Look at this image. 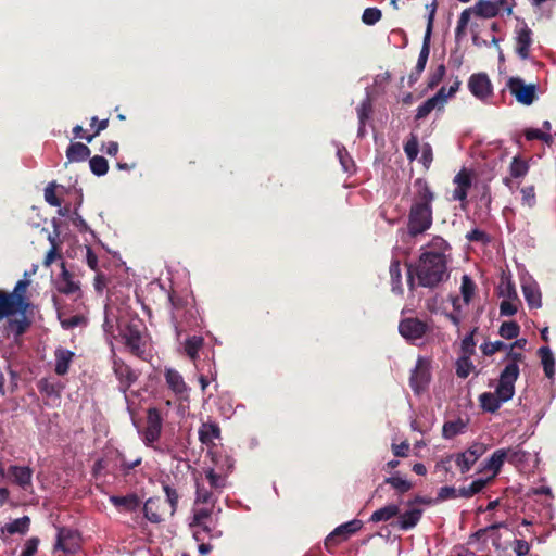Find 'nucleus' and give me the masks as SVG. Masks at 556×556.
I'll list each match as a JSON object with an SVG mask.
<instances>
[{
  "mask_svg": "<svg viewBox=\"0 0 556 556\" xmlns=\"http://www.w3.org/2000/svg\"><path fill=\"white\" fill-rule=\"evenodd\" d=\"M414 189L407 220V231L413 238L431 228L433 224L432 203L435 199L434 192L425 178L415 179Z\"/></svg>",
  "mask_w": 556,
  "mask_h": 556,
  "instance_id": "f257e3e1",
  "label": "nucleus"
},
{
  "mask_svg": "<svg viewBox=\"0 0 556 556\" xmlns=\"http://www.w3.org/2000/svg\"><path fill=\"white\" fill-rule=\"evenodd\" d=\"M415 277L420 287L435 288L448 278L446 256L441 252L421 253L415 266H408L407 285L410 290L415 289Z\"/></svg>",
  "mask_w": 556,
  "mask_h": 556,
  "instance_id": "f03ea898",
  "label": "nucleus"
},
{
  "mask_svg": "<svg viewBox=\"0 0 556 556\" xmlns=\"http://www.w3.org/2000/svg\"><path fill=\"white\" fill-rule=\"evenodd\" d=\"M169 301L173 307L172 323L177 339H179L182 333L200 326L199 312L193 304L178 295H170Z\"/></svg>",
  "mask_w": 556,
  "mask_h": 556,
  "instance_id": "7ed1b4c3",
  "label": "nucleus"
},
{
  "mask_svg": "<svg viewBox=\"0 0 556 556\" xmlns=\"http://www.w3.org/2000/svg\"><path fill=\"white\" fill-rule=\"evenodd\" d=\"M163 427V419L160 414V410L155 407H151L147 412V420L146 427L143 428L141 435L143 443L154 448L156 452L168 454L176 458L175 450L170 444L163 443L161 445H155V442L159 441Z\"/></svg>",
  "mask_w": 556,
  "mask_h": 556,
  "instance_id": "20e7f679",
  "label": "nucleus"
},
{
  "mask_svg": "<svg viewBox=\"0 0 556 556\" xmlns=\"http://www.w3.org/2000/svg\"><path fill=\"white\" fill-rule=\"evenodd\" d=\"M502 8L494 0H478L473 7L465 9L457 21L455 28L456 38L466 35L467 26L472 15L479 18L496 17Z\"/></svg>",
  "mask_w": 556,
  "mask_h": 556,
  "instance_id": "39448f33",
  "label": "nucleus"
},
{
  "mask_svg": "<svg viewBox=\"0 0 556 556\" xmlns=\"http://www.w3.org/2000/svg\"><path fill=\"white\" fill-rule=\"evenodd\" d=\"M121 336L125 346L132 355L143 361L147 359L146 341L143 340L141 325L139 323L127 324L121 331Z\"/></svg>",
  "mask_w": 556,
  "mask_h": 556,
  "instance_id": "423d86ee",
  "label": "nucleus"
},
{
  "mask_svg": "<svg viewBox=\"0 0 556 556\" xmlns=\"http://www.w3.org/2000/svg\"><path fill=\"white\" fill-rule=\"evenodd\" d=\"M519 377V366L515 363H509L505 366L500 375L498 384L495 389V394L504 402L513 399L515 394V382Z\"/></svg>",
  "mask_w": 556,
  "mask_h": 556,
  "instance_id": "0eeeda50",
  "label": "nucleus"
},
{
  "mask_svg": "<svg viewBox=\"0 0 556 556\" xmlns=\"http://www.w3.org/2000/svg\"><path fill=\"white\" fill-rule=\"evenodd\" d=\"M488 448L485 443L473 442L465 452L452 454L448 458L455 462L462 473H466L486 453Z\"/></svg>",
  "mask_w": 556,
  "mask_h": 556,
  "instance_id": "6e6552de",
  "label": "nucleus"
},
{
  "mask_svg": "<svg viewBox=\"0 0 556 556\" xmlns=\"http://www.w3.org/2000/svg\"><path fill=\"white\" fill-rule=\"evenodd\" d=\"M430 330L429 324L417 317H405L399 323V332L408 342L421 340Z\"/></svg>",
  "mask_w": 556,
  "mask_h": 556,
  "instance_id": "1a4fd4ad",
  "label": "nucleus"
},
{
  "mask_svg": "<svg viewBox=\"0 0 556 556\" xmlns=\"http://www.w3.org/2000/svg\"><path fill=\"white\" fill-rule=\"evenodd\" d=\"M430 368L431 363L429 359L418 357L409 378V386L414 393L420 394L428 388L431 380Z\"/></svg>",
  "mask_w": 556,
  "mask_h": 556,
  "instance_id": "9d476101",
  "label": "nucleus"
},
{
  "mask_svg": "<svg viewBox=\"0 0 556 556\" xmlns=\"http://www.w3.org/2000/svg\"><path fill=\"white\" fill-rule=\"evenodd\" d=\"M506 86L517 102L523 105L532 104L536 98V85H527L520 77H510Z\"/></svg>",
  "mask_w": 556,
  "mask_h": 556,
  "instance_id": "9b49d317",
  "label": "nucleus"
},
{
  "mask_svg": "<svg viewBox=\"0 0 556 556\" xmlns=\"http://www.w3.org/2000/svg\"><path fill=\"white\" fill-rule=\"evenodd\" d=\"M363 527V522L359 519H353L345 523L338 526L325 540V547L330 549L331 547L346 541L351 535L358 532Z\"/></svg>",
  "mask_w": 556,
  "mask_h": 556,
  "instance_id": "f8f14e48",
  "label": "nucleus"
},
{
  "mask_svg": "<svg viewBox=\"0 0 556 556\" xmlns=\"http://www.w3.org/2000/svg\"><path fill=\"white\" fill-rule=\"evenodd\" d=\"M113 371L119 382L118 389L124 394L139 378V374L119 357L113 359Z\"/></svg>",
  "mask_w": 556,
  "mask_h": 556,
  "instance_id": "ddd939ff",
  "label": "nucleus"
},
{
  "mask_svg": "<svg viewBox=\"0 0 556 556\" xmlns=\"http://www.w3.org/2000/svg\"><path fill=\"white\" fill-rule=\"evenodd\" d=\"M56 290L65 295H75V301H79L83 298L80 282L75 279L73 273L67 270L64 263L56 280Z\"/></svg>",
  "mask_w": 556,
  "mask_h": 556,
  "instance_id": "4468645a",
  "label": "nucleus"
},
{
  "mask_svg": "<svg viewBox=\"0 0 556 556\" xmlns=\"http://www.w3.org/2000/svg\"><path fill=\"white\" fill-rule=\"evenodd\" d=\"M453 184L456 186L452 193V199L454 201L462 202V206L468 203L467 197L468 191L472 186V177L471 173L467 168L460 169L454 177Z\"/></svg>",
  "mask_w": 556,
  "mask_h": 556,
  "instance_id": "2eb2a0df",
  "label": "nucleus"
},
{
  "mask_svg": "<svg viewBox=\"0 0 556 556\" xmlns=\"http://www.w3.org/2000/svg\"><path fill=\"white\" fill-rule=\"evenodd\" d=\"M469 91L479 100H486L493 92V87L485 73H476L469 77Z\"/></svg>",
  "mask_w": 556,
  "mask_h": 556,
  "instance_id": "dca6fc26",
  "label": "nucleus"
},
{
  "mask_svg": "<svg viewBox=\"0 0 556 556\" xmlns=\"http://www.w3.org/2000/svg\"><path fill=\"white\" fill-rule=\"evenodd\" d=\"M165 511V505L160 497H150L143 505V515L152 523H161Z\"/></svg>",
  "mask_w": 556,
  "mask_h": 556,
  "instance_id": "f3484780",
  "label": "nucleus"
},
{
  "mask_svg": "<svg viewBox=\"0 0 556 556\" xmlns=\"http://www.w3.org/2000/svg\"><path fill=\"white\" fill-rule=\"evenodd\" d=\"M8 473L12 481L23 490H28L33 485V469L28 466L11 465Z\"/></svg>",
  "mask_w": 556,
  "mask_h": 556,
  "instance_id": "a211bd4d",
  "label": "nucleus"
},
{
  "mask_svg": "<svg viewBox=\"0 0 556 556\" xmlns=\"http://www.w3.org/2000/svg\"><path fill=\"white\" fill-rule=\"evenodd\" d=\"M507 455L501 448L493 452V454L480 464L479 472L492 471V480L500 473Z\"/></svg>",
  "mask_w": 556,
  "mask_h": 556,
  "instance_id": "6ab92c4d",
  "label": "nucleus"
},
{
  "mask_svg": "<svg viewBox=\"0 0 556 556\" xmlns=\"http://www.w3.org/2000/svg\"><path fill=\"white\" fill-rule=\"evenodd\" d=\"M15 314H26V312L20 306L10 292L0 290V319L14 316Z\"/></svg>",
  "mask_w": 556,
  "mask_h": 556,
  "instance_id": "aec40b11",
  "label": "nucleus"
},
{
  "mask_svg": "<svg viewBox=\"0 0 556 556\" xmlns=\"http://www.w3.org/2000/svg\"><path fill=\"white\" fill-rule=\"evenodd\" d=\"M532 31L531 29L525 25L521 27L516 37V53L520 59L526 60L530 55V46L532 43Z\"/></svg>",
  "mask_w": 556,
  "mask_h": 556,
  "instance_id": "412c9836",
  "label": "nucleus"
},
{
  "mask_svg": "<svg viewBox=\"0 0 556 556\" xmlns=\"http://www.w3.org/2000/svg\"><path fill=\"white\" fill-rule=\"evenodd\" d=\"M58 319L65 330H71L76 327H86L88 325V317L84 313L70 315L67 312L59 309Z\"/></svg>",
  "mask_w": 556,
  "mask_h": 556,
  "instance_id": "4be33fe9",
  "label": "nucleus"
},
{
  "mask_svg": "<svg viewBox=\"0 0 556 556\" xmlns=\"http://www.w3.org/2000/svg\"><path fill=\"white\" fill-rule=\"evenodd\" d=\"M397 516V520L393 522L392 526L406 531L417 526L422 516V510L419 508H412L403 514H399Z\"/></svg>",
  "mask_w": 556,
  "mask_h": 556,
  "instance_id": "5701e85b",
  "label": "nucleus"
},
{
  "mask_svg": "<svg viewBox=\"0 0 556 556\" xmlns=\"http://www.w3.org/2000/svg\"><path fill=\"white\" fill-rule=\"evenodd\" d=\"M75 354L74 352L59 346L54 351L55 368L54 371L59 376H64L68 372L70 365L73 362Z\"/></svg>",
  "mask_w": 556,
  "mask_h": 556,
  "instance_id": "b1692460",
  "label": "nucleus"
},
{
  "mask_svg": "<svg viewBox=\"0 0 556 556\" xmlns=\"http://www.w3.org/2000/svg\"><path fill=\"white\" fill-rule=\"evenodd\" d=\"M165 380L167 383V387L176 394V395H182L187 393L188 387L182 378V376L173 368H167L165 370Z\"/></svg>",
  "mask_w": 556,
  "mask_h": 556,
  "instance_id": "393cba45",
  "label": "nucleus"
},
{
  "mask_svg": "<svg viewBox=\"0 0 556 556\" xmlns=\"http://www.w3.org/2000/svg\"><path fill=\"white\" fill-rule=\"evenodd\" d=\"M220 438V428L216 422H203L199 428V440L204 445L213 444L215 439Z\"/></svg>",
  "mask_w": 556,
  "mask_h": 556,
  "instance_id": "a878e982",
  "label": "nucleus"
},
{
  "mask_svg": "<svg viewBox=\"0 0 556 556\" xmlns=\"http://www.w3.org/2000/svg\"><path fill=\"white\" fill-rule=\"evenodd\" d=\"M109 501L116 508H123L126 511H135L140 505V500L135 493L125 496L111 495Z\"/></svg>",
  "mask_w": 556,
  "mask_h": 556,
  "instance_id": "bb28decb",
  "label": "nucleus"
},
{
  "mask_svg": "<svg viewBox=\"0 0 556 556\" xmlns=\"http://www.w3.org/2000/svg\"><path fill=\"white\" fill-rule=\"evenodd\" d=\"M116 469V464L114 456H112V451L108 452L104 457L96 460L92 467V475L94 477L101 476L103 473H113Z\"/></svg>",
  "mask_w": 556,
  "mask_h": 556,
  "instance_id": "cd10ccee",
  "label": "nucleus"
},
{
  "mask_svg": "<svg viewBox=\"0 0 556 556\" xmlns=\"http://www.w3.org/2000/svg\"><path fill=\"white\" fill-rule=\"evenodd\" d=\"M90 149L81 142H73L66 149L68 162H84L90 156Z\"/></svg>",
  "mask_w": 556,
  "mask_h": 556,
  "instance_id": "c85d7f7f",
  "label": "nucleus"
},
{
  "mask_svg": "<svg viewBox=\"0 0 556 556\" xmlns=\"http://www.w3.org/2000/svg\"><path fill=\"white\" fill-rule=\"evenodd\" d=\"M390 279H391V290L393 293L402 295L404 292L402 285V273H401V262L397 258H393L391 261L390 267Z\"/></svg>",
  "mask_w": 556,
  "mask_h": 556,
  "instance_id": "c756f323",
  "label": "nucleus"
},
{
  "mask_svg": "<svg viewBox=\"0 0 556 556\" xmlns=\"http://www.w3.org/2000/svg\"><path fill=\"white\" fill-rule=\"evenodd\" d=\"M30 285V281L27 279L18 280L13 289L12 292H10L11 295H13L14 300L20 304V306L27 313L28 308L30 307V302L26 296V291L28 286Z\"/></svg>",
  "mask_w": 556,
  "mask_h": 556,
  "instance_id": "7c9ffc66",
  "label": "nucleus"
},
{
  "mask_svg": "<svg viewBox=\"0 0 556 556\" xmlns=\"http://www.w3.org/2000/svg\"><path fill=\"white\" fill-rule=\"evenodd\" d=\"M30 527V518L28 516H23L21 518H17L13 520L12 522L5 523L1 528L2 533H9V534H26Z\"/></svg>",
  "mask_w": 556,
  "mask_h": 556,
  "instance_id": "2f4dec72",
  "label": "nucleus"
},
{
  "mask_svg": "<svg viewBox=\"0 0 556 556\" xmlns=\"http://www.w3.org/2000/svg\"><path fill=\"white\" fill-rule=\"evenodd\" d=\"M112 456H114L115 464L119 463V469L123 476H128L132 469L140 466L142 463V457L138 456L134 460H127L125 455L118 450L112 451Z\"/></svg>",
  "mask_w": 556,
  "mask_h": 556,
  "instance_id": "473e14b6",
  "label": "nucleus"
},
{
  "mask_svg": "<svg viewBox=\"0 0 556 556\" xmlns=\"http://www.w3.org/2000/svg\"><path fill=\"white\" fill-rule=\"evenodd\" d=\"M400 514V507L396 504L386 505L377 510H375L369 521L371 522H380V521H389L396 517Z\"/></svg>",
  "mask_w": 556,
  "mask_h": 556,
  "instance_id": "72a5a7b5",
  "label": "nucleus"
},
{
  "mask_svg": "<svg viewBox=\"0 0 556 556\" xmlns=\"http://www.w3.org/2000/svg\"><path fill=\"white\" fill-rule=\"evenodd\" d=\"M467 429V421L462 418L456 420H448L444 422L442 428V435L444 439H453L456 435L464 433Z\"/></svg>",
  "mask_w": 556,
  "mask_h": 556,
  "instance_id": "f704fd0d",
  "label": "nucleus"
},
{
  "mask_svg": "<svg viewBox=\"0 0 556 556\" xmlns=\"http://www.w3.org/2000/svg\"><path fill=\"white\" fill-rule=\"evenodd\" d=\"M20 315V318H12L8 320V330L16 338L24 334L31 325V320L26 316V314Z\"/></svg>",
  "mask_w": 556,
  "mask_h": 556,
  "instance_id": "c9c22d12",
  "label": "nucleus"
},
{
  "mask_svg": "<svg viewBox=\"0 0 556 556\" xmlns=\"http://www.w3.org/2000/svg\"><path fill=\"white\" fill-rule=\"evenodd\" d=\"M543 365L544 374L547 378H553L555 375V358L548 346H542L538 351Z\"/></svg>",
  "mask_w": 556,
  "mask_h": 556,
  "instance_id": "e433bc0d",
  "label": "nucleus"
},
{
  "mask_svg": "<svg viewBox=\"0 0 556 556\" xmlns=\"http://www.w3.org/2000/svg\"><path fill=\"white\" fill-rule=\"evenodd\" d=\"M522 292L525 295V299L531 308H539L542 305L541 301V292L539 288L534 285H523L522 286Z\"/></svg>",
  "mask_w": 556,
  "mask_h": 556,
  "instance_id": "4c0bfd02",
  "label": "nucleus"
},
{
  "mask_svg": "<svg viewBox=\"0 0 556 556\" xmlns=\"http://www.w3.org/2000/svg\"><path fill=\"white\" fill-rule=\"evenodd\" d=\"M204 344V339L201 336H192L185 341V352L190 359L194 361L199 356V351Z\"/></svg>",
  "mask_w": 556,
  "mask_h": 556,
  "instance_id": "58836bf2",
  "label": "nucleus"
},
{
  "mask_svg": "<svg viewBox=\"0 0 556 556\" xmlns=\"http://www.w3.org/2000/svg\"><path fill=\"white\" fill-rule=\"evenodd\" d=\"M216 501L217 498L214 497L213 492L197 480L194 504H211L212 506H214Z\"/></svg>",
  "mask_w": 556,
  "mask_h": 556,
  "instance_id": "ea45409f",
  "label": "nucleus"
},
{
  "mask_svg": "<svg viewBox=\"0 0 556 556\" xmlns=\"http://www.w3.org/2000/svg\"><path fill=\"white\" fill-rule=\"evenodd\" d=\"M481 407L485 412L495 413L498 410L501 404L503 403L502 400L495 394L491 392H484L479 397Z\"/></svg>",
  "mask_w": 556,
  "mask_h": 556,
  "instance_id": "a19ab883",
  "label": "nucleus"
},
{
  "mask_svg": "<svg viewBox=\"0 0 556 556\" xmlns=\"http://www.w3.org/2000/svg\"><path fill=\"white\" fill-rule=\"evenodd\" d=\"M476 288L475 281L468 275L462 277L460 294L465 304L468 305L471 302Z\"/></svg>",
  "mask_w": 556,
  "mask_h": 556,
  "instance_id": "79ce46f5",
  "label": "nucleus"
},
{
  "mask_svg": "<svg viewBox=\"0 0 556 556\" xmlns=\"http://www.w3.org/2000/svg\"><path fill=\"white\" fill-rule=\"evenodd\" d=\"M162 489L165 493L166 502L169 504L170 507L169 514L170 516H174L178 507L179 494L175 488L170 486L165 481H162Z\"/></svg>",
  "mask_w": 556,
  "mask_h": 556,
  "instance_id": "37998d69",
  "label": "nucleus"
},
{
  "mask_svg": "<svg viewBox=\"0 0 556 556\" xmlns=\"http://www.w3.org/2000/svg\"><path fill=\"white\" fill-rule=\"evenodd\" d=\"M529 165L519 156H514L509 165V173L511 178H520L527 175Z\"/></svg>",
  "mask_w": 556,
  "mask_h": 556,
  "instance_id": "c03bdc74",
  "label": "nucleus"
},
{
  "mask_svg": "<svg viewBox=\"0 0 556 556\" xmlns=\"http://www.w3.org/2000/svg\"><path fill=\"white\" fill-rule=\"evenodd\" d=\"M90 170L96 176H103L109 170V163L105 157L94 155L89 160Z\"/></svg>",
  "mask_w": 556,
  "mask_h": 556,
  "instance_id": "a18cd8bd",
  "label": "nucleus"
},
{
  "mask_svg": "<svg viewBox=\"0 0 556 556\" xmlns=\"http://www.w3.org/2000/svg\"><path fill=\"white\" fill-rule=\"evenodd\" d=\"M384 483L390 484L399 494H404L413 488L410 481L399 476L386 478Z\"/></svg>",
  "mask_w": 556,
  "mask_h": 556,
  "instance_id": "49530a36",
  "label": "nucleus"
},
{
  "mask_svg": "<svg viewBox=\"0 0 556 556\" xmlns=\"http://www.w3.org/2000/svg\"><path fill=\"white\" fill-rule=\"evenodd\" d=\"M473 368H475V366L470 359V356H468V355H462L456 361V375L459 378H463V379L467 378Z\"/></svg>",
  "mask_w": 556,
  "mask_h": 556,
  "instance_id": "de8ad7c7",
  "label": "nucleus"
},
{
  "mask_svg": "<svg viewBox=\"0 0 556 556\" xmlns=\"http://www.w3.org/2000/svg\"><path fill=\"white\" fill-rule=\"evenodd\" d=\"M520 326L516 321H504L500 327V336L504 339H515L519 336Z\"/></svg>",
  "mask_w": 556,
  "mask_h": 556,
  "instance_id": "09e8293b",
  "label": "nucleus"
},
{
  "mask_svg": "<svg viewBox=\"0 0 556 556\" xmlns=\"http://www.w3.org/2000/svg\"><path fill=\"white\" fill-rule=\"evenodd\" d=\"M404 152L406 154V157L413 162L417 159L418 152H419V142L418 138L415 134H410L409 139L404 143Z\"/></svg>",
  "mask_w": 556,
  "mask_h": 556,
  "instance_id": "8fccbe9b",
  "label": "nucleus"
},
{
  "mask_svg": "<svg viewBox=\"0 0 556 556\" xmlns=\"http://www.w3.org/2000/svg\"><path fill=\"white\" fill-rule=\"evenodd\" d=\"M358 123L366 124L367 119L370 117L372 112V102L369 96L366 97L362 101V103L356 108Z\"/></svg>",
  "mask_w": 556,
  "mask_h": 556,
  "instance_id": "3c124183",
  "label": "nucleus"
},
{
  "mask_svg": "<svg viewBox=\"0 0 556 556\" xmlns=\"http://www.w3.org/2000/svg\"><path fill=\"white\" fill-rule=\"evenodd\" d=\"M205 477L210 483V488L213 490H222L226 485V478L216 473L213 468L205 471Z\"/></svg>",
  "mask_w": 556,
  "mask_h": 556,
  "instance_id": "603ef678",
  "label": "nucleus"
},
{
  "mask_svg": "<svg viewBox=\"0 0 556 556\" xmlns=\"http://www.w3.org/2000/svg\"><path fill=\"white\" fill-rule=\"evenodd\" d=\"M90 126L94 129V131L93 134L84 137V139H86L87 142H91L93 138L99 136L101 131L108 128L109 118L99 121L97 116H93L90 121Z\"/></svg>",
  "mask_w": 556,
  "mask_h": 556,
  "instance_id": "864d4df0",
  "label": "nucleus"
},
{
  "mask_svg": "<svg viewBox=\"0 0 556 556\" xmlns=\"http://www.w3.org/2000/svg\"><path fill=\"white\" fill-rule=\"evenodd\" d=\"M525 137L527 140H542L543 142L551 144L553 142V138L549 134L544 132L540 129L528 128L525 130Z\"/></svg>",
  "mask_w": 556,
  "mask_h": 556,
  "instance_id": "5fc2aeb1",
  "label": "nucleus"
},
{
  "mask_svg": "<svg viewBox=\"0 0 556 556\" xmlns=\"http://www.w3.org/2000/svg\"><path fill=\"white\" fill-rule=\"evenodd\" d=\"M212 513L213 509L208 507L193 508V517L190 527L193 528V525H202L203 521L210 520Z\"/></svg>",
  "mask_w": 556,
  "mask_h": 556,
  "instance_id": "6e6d98bb",
  "label": "nucleus"
},
{
  "mask_svg": "<svg viewBox=\"0 0 556 556\" xmlns=\"http://www.w3.org/2000/svg\"><path fill=\"white\" fill-rule=\"evenodd\" d=\"M435 108H439V105L435 103V100L429 98L421 105L418 106L415 119H425Z\"/></svg>",
  "mask_w": 556,
  "mask_h": 556,
  "instance_id": "4d7b16f0",
  "label": "nucleus"
},
{
  "mask_svg": "<svg viewBox=\"0 0 556 556\" xmlns=\"http://www.w3.org/2000/svg\"><path fill=\"white\" fill-rule=\"evenodd\" d=\"M382 17V13L378 8H367L362 15V22L366 25H375Z\"/></svg>",
  "mask_w": 556,
  "mask_h": 556,
  "instance_id": "13d9d810",
  "label": "nucleus"
},
{
  "mask_svg": "<svg viewBox=\"0 0 556 556\" xmlns=\"http://www.w3.org/2000/svg\"><path fill=\"white\" fill-rule=\"evenodd\" d=\"M477 328H475L470 333L465 336V338L462 340L460 349L463 355H468L471 357L475 354L476 342L473 336Z\"/></svg>",
  "mask_w": 556,
  "mask_h": 556,
  "instance_id": "bf43d9fd",
  "label": "nucleus"
},
{
  "mask_svg": "<svg viewBox=\"0 0 556 556\" xmlns=\"http://www.w3.org/2000/svg\"><path fill=\"white\" fill-rule=\"evenodd\" d=\"M194 527H198L200 528V530H197L194 533H193V538L197 542H200V541H204L205 539V535L204 534H207L210 538H214V536H218L220 534V532H216L215 534L213 533V529L211 528V526L207 523V521H203L202 525H193V528Z\"/></svg>",
  "mask_w": 556,
  "mask_h": 556,
  "instance_id": "052dcab7",
  "label": "nucleus"
},
{
  "mask_svg": "<svg viewBox=\"0 0 556 556\" xmlns=\"http://www.w3.org/2000/svg\"><path fill=\"white\" fill-rule=\"evenodd\" d=\"M465 238L469 242H481L482 244H488L491 241L490 235L478 228L467 232Z\"/></svg>",
  "mask_w": 556,
  "mask_h": 556,
  "instance_id": "680f3d73",
  "label": "nucleus"
},
{
  "mask_svg": "<svg viewBox=\"0 0 556 556\" xmlns=\"http://www.w3.org/2000/svg\"><path fill=\"white\" fill-rule=\"evenodd\" d=\"M520 191L522 194V205H527L528 207L532 208L536 203L534 186L523 187Z\"/></svg>",
  "mask_w": 556,
  "mask_h": 556,
  "instance_id": "e2e57ef3",
  "label": "nucleus"
},
{
  "mask_svg": "<svg viewBox=\"0 0 556 556\" xmlns=\"http://www.w3.org/2000/svg\"><path fill=\"white\" fill-rule=\"evenodd\" d=\"M446 68L444 64H440L430 75L428 78V87L433 89L437 87L443 77L445 76Z\"/></svg>",
  "mask_w": 556,
  "mask_h": 556,
  "instance_id": "0e129e2a",
  "label": "nucleus"
},
{
  "mask_svg": "<svg viewBox=\"0 0 556 556\" xmlns=\"http://www.w3.org/2000/svg\"><path fill=\"white\" fill-rule=\"evenodd\" d=\"M55 188H56V184L54 181L50 182L45 188V200L51 206L60 207L61 206V200L55 194Z\"/></svg>",
  "mask_w": 556,
  "mask_h": 556,
  "instance_id": "69168bd1",
  "label": "nucleus"
},
{
  "mask_svg": "<svg viewBox=\"0 0 556 556\" xmlns=\"http://www.w3.org/2000/svg\"><path fill=\"white\" fill-rule=\"evenodd\" d=\"M508 345L503 341L485 342L481 345V351L484 355L491 356L497 351L506 350Z\"/></svg>",
  "mask_w": 556,
  "mask_h": 556,
  "instance_id": "338daca9",
  "label": "nucleus"
},
{
  "mask_svg": "<svg viewBox=\"0 0 556 556\" xmlns=\"http://www.w3.org/2000/svg\"><path fill=\"white\" fill-rule=\"evenodd\" d=\"M39 539L33 536L25 542L24 548L20 556H35L39 545Z\"/></svg>",
  "mask_w": 556,
  "mask_h": 556,
  "instance_id": "774afa93",
  "label": "nucleus"
}]
</instances>
